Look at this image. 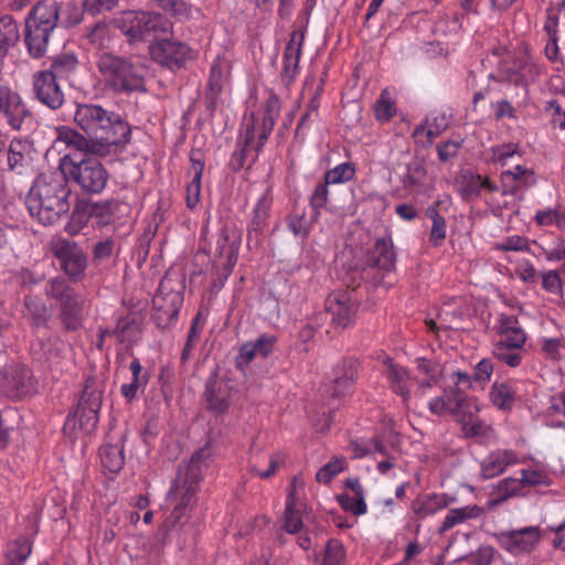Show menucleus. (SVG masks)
Instances as JSON below:
<instances>
[{"instance_id": "nucleus-1", "label": "nucleus", "mask_w": 565, "mask_h": 565, "mask_svg": "<svg viewBox=\"0 0 565 565\" xmlns=\"http://www.w3.org/2000/svg\"><path fill=\"white\" fill-rule=\"evenodd\" d=\"M214 457L215 447L212 440H207L186 463L179 467L177 478L167 498L174 504L172 512L164 521V527L168 531L184 524L183 519L195 503L198 484L202 480L204 471L212 466Z\"/></svg>"}, {"instance_id": "nucleus-2", "label": "nucleus", "mask_w": 565, "mask_h": 565, "mask_svg": "<svg viewBox=\"0 0 565 565\" xmlns=\"http://www.w3.org/2000/svg\"><path fill=\"white\" fill-rule=\"evenodd\" d=\"M67 178L62 172L42 173L33 182L25 205L43 225H52L70 211Z\"/></svg>"}, {"instance_id": "nucleus-3", "label": "nucleus", "mask_w": 565, "mask_h": 565, "mask_svg": "<svg viewBox=\"0 0 565 565\" xmlns=\"http://www.w3.org/2000/svg\"><path fill=\"white\" fill-rule=\"evenodd\" d=\"M74 122L88 137H95L111 152L130 141L131 129L121 115L97 104H78Z\"/></svg>"}, {"instance_id": "nucleus-4", "label": "nucleus", "mask_w": 565, "mask_h": 565, "mask_svg": "<svg viewBox=\"0 0 565 565\" xmlns=\"http://www.w3.org/2000/svg\"><path fill=\"white\" fill-rule=\"evenodd\" d=\"M95 66L99 82L107 92L115 95L146 93L147 66L131 57L100 52L96 56Z\"/></svg>"}, {"instance_id": "nucleus-5", "label": "nucleus", "mask_w": 565, "mask_h": 565, "mask_svg": "<svg viewBox=\"0 0 565 565\" xmlns=\"http://www.w3.org/2000/svg\"><path fill=\"white\" fill-rule=\"evenodd\" d=\"M43 292L57 306V318L65 331L73 332L83 326L84 300L68 278L61 275L51 277L45 281Z\"/></svg>"}, {"instance_id": "nucleus-6", "label": "nucleus", "mask_w": 565, "mask_h": 565, "mask_svg": "<svg viewBox=\"0 0 565 565\" xmlns=\"http://www.w3.org/2000/svg\"><path fill=\"white\" fill-rule=\"evenodd\" d=\"M96 157L66 156L61 160V167L67 180L77 184L86 194H100L108 184L109 172Z\"/></svg>"}, {"instance_id": "nucleus-7", "label": "nucleus", "mask_w": 565, "mask_h": 565, "mask_svg": "<svg viewBox=\"0 0 565 565\" xmlns=\"http://www.w3.org/2000/svg\"><path fill=\"white\" fill-rule=\"evenodd\" d=\"M116 23L131 41H150L172 29V23L156 11H126Z\"/></svg>"}, {"instance_id": "nucleus-8", "label": "nucleus", "mask_w": 565, "mask_h": 565, "mask_svg": "<svg viewBox=\"0 0 565 565\" xmlns=\"http://www.w3.org/2000/svg\"><path fill=\"white\" fill-rule=\"evenodd\" d=\"M103 392L95 379L86 380L76 408L64 424V429H75L77 426L85 434H92L99 420Z\"/></svg>"}, {"instance_id": "nucleus-9", "label": "nucleus", "mask_w": 565, "mask_h": 565, "mask_svg": "<svg viewBox=\"0 0 565 565\" xmlns=\"http://www.w3.org/2000/svg\"><path fill=\"white\" fill-rule=\"evenodd\" d=\"M26 17L55 30L58 26L70 28L77 24L82 13L72 0H39Z\"/></svg>"}, {"instance_id": "nucleus-10", "label": "nucleus", "mask_w": 565, "mask_h": 565, "mask_svg": "<svg viewBox=\"0 0 565 565\" xmlns=\"http://www.w3.org/2000/svg\"><path fill=\"white\" fill-rule=\"evenodd\" d=\"M50 250L64 274L63 277L72 282H79L85 278L88 255L78 243L58 237L51 242Z\"/></svg>"}, {"instance_id": "nucleus-11", "label": "nucleus", "mask_w": 565, "mask_h": 565, "mask_svg": "<svg viewBox=\"0 0 565 565\" xmlns=\"http://www.w3.org/2000/svg\"><path fill=\"white\" fill-rule=\"evenodd\" d=\"M541 72V66L532 56L525 52H520L511 60L500 62L497 75L490 73L489 77L515 86L527 87L540 77Z\"/></svg>"}, {"instance_id": "nucleus-12", "label": "nucleus", "mask_w": 565, "mask_h": 565, "mask_svg": "<svg viewBox=\"0 0 565 565\" xmlns=\"http://www.w3.org/2000/svg\"><path fill=\"white\" fill-rule=\"evenodd\" d=\"M31 354L44 369L62 371L67 356V347L57 334L46 331L32 342Z\"/></svg>"}, {"instance_id": "nucleus-13", "label": "nucleus", "mask_w": 565, "mask_h": 565, "mask_svg": "<svg viewBox=\"0 0 565 565\" xmlns=\"http://www.w3.org/2000/svg\"><path fill=\"white\" fill-rule=\"evenodd\" d=\"M265 143L266 141H260L258 130L244 121L230 159L231 169L239 171L244 167H252L257 161Z\"/></svg>"}, {"instance_id": "nucleus-14", "label": "nucleus", "mask_w": 565, "mask_h": 565, "mask_svg": "<svg viewBox=\"0 0 565 565\" xmlns=\"http://www.w3.org/2000/svg\"><path fill=\"white\" fill-rule=\"evenodd\" d=\"M38 382L23 364L7 365L0 374V390L12 399H21L36 392Z\"/></svg>"}, {"instance_id": "nucleus-15", "label": "nucleus", "mask_w": 565, "mask_h": 565, "mask_svg": "<svg viewBox=\"0 0 565 565\" xmlns=\"http://www.w3.org/2000/svg\"><path fill=\"white\" fill-rule=\"evenodd\" d=\"M150 54L153 61L171 71L183 68L194 57L189 45L170 39L156 41L150 46Z\"/></svg>"}, {"instance_id": "nucleus-16", "label": "nucleus", "mask_w": 565, "mask_h": 565, "mask_svg": "<svg viewBox=\"0 0 565 565\" xmlns=\"http://www.w3.org/2000/svg\"><path fill=\"white\" fill-rule=\"evenodd\" d=\"M241 245V234L232 226H223L220 231L215 246V263L224 270L225 279L234 268Z\"/></svg>"}, {"instance_id": "nucleus-17", "label": "nucleus", "mask_w": 565, "mask_h": 565, "mask_svg": "<svg viewBox=\"0 0 565 565\" xmlns=\"http://www.w3.org/2000/svg\"><path fill=\"white\" fill-rule=\"evenodd\" d=\"M541 539L537 526L501 532L497 535L499 545L512 555L527 554L534 550Z\"/></svg>"}, {"instance_id": "nucleus-18", "label": "nucleus", "mask_w": 565, "mask_h": 565, "mask_svg": "<svg viewBox=\"0 0 565 565\" xmlns=\"http://www.w3.org/2000/svg\"><path fill=\"white\" fill-rule=\"evenodd\" d=\"M182 303V291L169 288L166 282H161L159 290L152 299L153 309L156 311L154 319L158 324L166 327L175 319Z\"/></svg>"}, {"instance_id": "nucleus-19", "label": "nucleus", "mask_w": 565, "mask_h": 565, "mask_svg": "<svg viewBox=\"0 0 565 565\" xmlns=\"http://www.w3.org/2000/svg\"><path fill=\"white\" fill-rule=\"evenodd\" d=\"M32 87L36 100L52 110L61 108L65 102L64 92L57 83V78L49 72L35 73Z\"/></svg>"}, {"instance_id": "nucleus-20", "label": "nucleus", "mask_w": 565, "mask_h": 565, "mask_svg": "<svg viewBox=\"0 0 565 565\" xmlns=\"http://www.w3.org/2000/svg\"><path fill=\"white\" fill-rule=\"evenodd\" d=\"M0 115L13 130H21L31 111L17 92L8 86H0Z\"/></svg>"}, {"instance_id": "nucleus-21", "label": "nucleus", "mask_w": 565, "mask_h": 565, "mask_svg": "<svg viewBox=\"0 0 565 565\" xmlns=\"http://www.w3.org/2000/svg\"><path fill=\"white\" fill-rule=\"evenodd\" d=\"M356 309V301L347 291L330 294L326 299V311L338 328H348L354 320Z\"/></svg>"}, {"instance_id": "nucleus-22", "label": "nucleus", "mask_w": 565, "mask_h": 565, "mask_svg": "<svg viewBox=\"0 0 565 565\" xmlns=\"http://www.w3.org/2000/svg\"><path fill=\"white\" fill-rule=\"evenodd\" d=\"M388 247L384 237L376 239L373 249L370 252L363 275L374 287L383 286L386 289L384 279L388 273Z\"/></svg>"}, {"instance_id": "nucleus-23", "label": "nucleus", "mask_w": 565, "mask_h": 565, "mask_svg": "<svg viewBox=\"0 0 565 565\" xmlns=\"http://www.w3.org/2000/svg\"><path fill=\"white\" fill-rule=\"evenodd\" d=\"M205 402L210 412L220 415L230 408L233 397V385L225 379L210 377L205 384Z\"/></svg>"}, {"instance_id": "nucleus-24", "label": "nucleus", "mask_w": 565, "mask_h": 565, "mask_svg": "<svg viewBox=\"0 0 565 565\" xmlns=\"http://www.w3.org/2000/svg\"><path fill=\"white\" fill-rule=\"evenodd\" d=\"M305 40V33L300 30H294L290 33V39L286 45L282 55V71L281 81L285 85H290L299 71V61L302 53V44Z\"/></svg>"}, {"instance_id": "nucleus-25", "label": "nucleus", "mask_w": 565, "mask_h": 565, "mask_svg": "<svg viewBox=\"0 0 565 565\" xmlns=\"http://www.w3.org/2000/svg\"><path fill=\"white\" fill-rule=\"evenodd\" d=\"M498 335L492 345L523 347L526 342V333L515 316L500 315L494 324Z\"/></svg>"}, {"instance_id": "nucleus-26", "label": "nucleus", "mask_w": 565, "mask_h": 565, "mask_svg": "<svg viewBox=\"0 0 565 565\" xmlns=\"http://www.w3.org/2000/svg\"><path fill=\"white\" fill-rule=\"evenodd\" d=\"M277 338L273 334H262L255 341H248L241 345L235 364L239 370L247 367L256 358H267L273 349Z\"/></svg>"}, {"instance_id": "nucleus-27", "label": "nucleus", "mask_w": 565, "mask_h": 565, "mask_svg": "<svg viewBox=\"0 0 565 565\" xmlns=\"http://www.w3.org/2000/svg\"><path fill=\"white\" fill-rule=\"evenodd\" d=\"M24 24V43L29 54L34 58L44 56L54 30L40 24L29 17H25Z\"/></svg>"}, {"instance_id": "nucleus-28", "label": "nucleus", "mask_w": 565, "mask_h": 565, "mask_svg": "<svg viewBox=\"0 0 565 565\" xmlns=\"http://www.w3.org/2000/svg\"><path fill=\"white\" fill-rule=\"evenodd\" d=\"M145 321V315L141 310H125L115 316L116 339L122 343L135 342L140 333Z\"/></svg>"}, {"instance_id": "nucleus-29", "label": "nucleus", "mask_w": 565, "mask_h": 565, "mask_svg": "<svg viewBox=\"0 0 565 565\" xmlns=\"http://www.w3.org/2000/svg\"><path fill=\"white\" fill-rule=\"evenodd\" d=\"M518 454L511 449H498L489 454L481 463V472L486 479L503 473L509 467L520 463Z\"/></svg>"}, {"instance_id": "nucleus-30", "label": "nucleus", "mask_w": 565, "mask_h": 565, "mask_svg": "<svg viewBox=\"0 0 565 565\" xmlns=\"http://www.w3.org/2000/svg\"><path fill=\"white\" fill-rule=\"evenodd\" d=\"M32 145L28 139L13 138L10 141L7 151V166L8 169L18 174H22L29 167L31 161Z\"/></svg>"}, {"instance_id": "nucleus-31", "label": "nucleus", "mask_w": 565, "mask_h": 565, "mask_svg": "<svg viewBox=\"0 0 565 565\" xmlns=\"http://www.w3.org/2000/svg\"><path fill=\"white\" fill-rule=\"evenodd\" d=\"M359 373V362L354 359L343 361L333 371V384L328 388V393L333 397H339L345 394L350 388L351 383L355 381Z\"/></svg>"}, {"instance_id": "nucleus-32", "label": "nucleus", "mask_w": 565, "mask_h": 565, "mask_svg": "<svg viewBox=\"0 0 565 565\" xmlns=\"http://www.w3.org/2000/svg\"><path fill=\"white\" fill-rule=\"evenodd\" d=\"M279 99L273 96L269 97L266 102L262 119H258L254 115H252L248 120H245V122L255 127V129L258 130L260 141H267L268 137L270 136L275 127L276 120L279 116Z\"/></svg>"}, {"instance_id": "nucleus-33", "label": "nucleus", "mask_w": 565, "mask_h": 565, "mask_svg": "<svg viewBox=\"0 0 565 565\" xmlns=\"http://www.w3.org/2000/svg\"><path fill=\"white\" fill-rule=\"evenodd\" d=\"M24 317L32 328H45L51 317L50 308L40 295L28 294L23 298Z\"/></svg>"}, {"instance_id": "nucleus-34", "label": "nucleus", "mask_w": 565, "mask_h": 565, "mask_svg": "<svg viewBox=\"0 0 565 565\" xmlns=\"http://www.w3.org/2000/svg\"><path fill=\"white\" fill-rule=\"evenodd\" d=\"M448 127V119L443 114H431L425 122L413 132L415 142L426 147L431 145L434 139L439 136Z\"/></svg>"}, {"instance_id": "nucleus-35", "label": "nucleus", "mask_w": 565, "mask_h": 565, "mask_svg": "<svg viewBox=\"0 0 565 565\" xmlns=\"http://www.w3.org/2000/svg\"><path fill=\"white\" fill-rule=\"evenodd\" d=\"M351 446L355 457L372 455L376 458V455H381L383 458L377 462V469L384 475L388 471L387 439L385 436H377L366 444L354 441Z\"/></svg>"}, {"instance_id": "nucleus-36", "label": "nucleus", "mask_w": 565, "mask_h": 565, "mask_svg": "<svg viewBox=\"0 0 565 565\" xmlns=\"http://www.w3.org/2000/svg\"><path fill=\"white\" fill-rule=\"evenodd\" d=\"M66 142L68 146L74 147L76 150L83 152V156L92 157H107L113 154L104 145L99 142L95 137L84 136L77 131L71 130L66 135Z\"/></svg>"}, {"instance_id": "nucleus-37", "label": "nucleus", "mask_w": 565, "mask_h": 565, "mask_svg": "<svg viewBox=\"0 0 565 565\" xmlns=\"http://www.w3.org/2000/svg\"><path fill=\"white\" fill-rule=\"evenodd\" d=\"M21 39L20 25L15 19L9 14L0 17V63L8 55Z\"/></svg>"}, {"instance_id": "nucleus-38", "label": "nucleus", "mask_w": 565, "mask_h": 565, "mask_svg": "<svg viewBox=\"0 0 565 565\" xmlns=\"http://www.w3.org/2000/svg\"><path fill=\"white\" fill-rule=\"evenodd\" d=\"M417 384L406 369L391 363V391L399 395L405 404L411 402L413 388Z\"/></svg>"}, {"instance_id": "nucleus-39", "label": "nucleus", "mask_w": 565, "mask_h": 565, "mask_svg": "<svg viewBox=\"0 0 565 565\" xmlns=\"http://www.w3.org/2000/svg\"><path fill=\"white\" fill-rule=\"evenodd\" d=\"M471 403L472 401L458 394L445 392L444 395L429 399L428 409L434 415L443 416L448 413L456 414L463 405H471Z\"/></svg>"}, {"instance_id": "nucleus-40", "label": "nucleus", "mask_w": 565, "mask_h": 565, "mask_svg": "<svg viewBox=\"0 0 565 565\" xmlns=\"http://www.w3.org/2000/svg\"><path fill=\"white\" fill-rule=\"evenodd\" d=\"M417 370L423 377L418 381L415 396L418 394L423 395L428 388L437 385L443 375L441 365L438 362L426 358L417 359Z\"/></svg>"}, {"instance_id": "nucleus-41", "label": "nucleus", "mask_w": 565, "mask_h": 565, "mask_svg": "<svg viewBox=\"0 0 565 565\" xmlns=\"http://www.w3.org/2000/svg\"><path fill=\"white\" fill-rule=\"evenodd\" d=\"M120 205L115 200L87 201L86 213L92 216L98 227H103L115 222V212L120 209Z\"/></svg>"}, {"instance_id": "nucleus-42", "label": "nucleus", "mask_w": 565, "mask_h": 565, "mask_svg": "<svg viewBox=\"0 0 565 565\" xmlns=\"http://www.w3.org/2000/svg\"><path fill=\"white\" fill-rule=\"evenodd\" d=\"M457 498L447 493H434L420 498L414 505V511L422 518L434 515L455 503Z\"/></svg>"}, {"instance_id": "nucleus-43", "label": "nucleus", "mask_w": 565, "mask_h": 565, "mask_svg": "<svg viewBox=\"0 0 565 565\" xmlns=\"http://www.w3.org/2000/svg\"><path fill=\"white\" fill-rule=\"evenodd\" d=\"M484 513L483 508L477 504H469L461 508H455L448 511L446 514L439 532H446L456 525L466 523L469 520H476Z\"/></svg>"}, {"instance_id": "nucleus-44", "label": "nucleus", "mask_w": 565, "mask_h": 565, "mask_svg": "<svg viewBox=\"0 0 565 565\" xmlns=\"http://www.w3.org/2000/svg\"><path fill=\"white\" fill-rule=\"evenodd\" d=\"M100 462L104 469L111 473L121 470L125 463L124 444L121 439L115 444H105L99 448Z\"/></svg>"}, {"instance_id": "nucleus-45", "label": "nucleus", "mask_w": 565, "mask_h": 565, "mask_svg": "<svg viewBox=\"0 0 565 565\" xmlns=\"http://www.w3.org/2000/svg\"><path fill=\"white\" fill-rule=\"evenodd\" d=\"M129 370L131 371L132 380L130 383L121 385L120 393L128 402H131L136 398L139 390L146 387L149 375L147 372H143L142 365L137 358L130 362Z\"/></svg>"}, {"instance_id": "nucleus-46", "label": "nucleus", "mask_w": 565, "mask_h": 565, "mask_svg": "<svg viewBox=\"0 0 565 565\" xmlns=\"http://www.w3.org/2000/svg\"><path fill=\"white\" fill-rule=\"evenodd\" d=\"M523 488L522 481H520L519 478H504L494 487L492 498L488 500L487 505L494 508L505 502L508 499L518 495Z\"/></svg>"}, {"instance_id": "nucleus-47", "label": "nucleus", "mask_w": 565, "mask_h": 565, "mask_svg": "<svg viewBox=\"0 0 565 565\" xmlns=\"http://www.w3.org/2000/svg\"><path fill=\"white\" fill-rule=\"evenodd\" d=\"M516 398L514 383L494 382L490 391V399L499 409L509 411Z\"/></svg>"}, {"instance_id": "nucleus-48", "label": "nucleus", "mask_w": 565, "mask_h": 565, "mask_svg": "<svg viewBox=\"0 0 565 565\" xmlns=\"http://www.w3.org/2000/svg\"><path fill=\"white\" fill-rule=\"evenodd\" d=\"M269 209V199L266 195H262L253 209V216L247 228L248 241L253 238V235H258L266 226Z\"/></svg>"}, {"instance_id": "nucleus-49", "label": "nucleus", "mask_w": 565, "mask_h": 565, "mask_svg": "<svg viewBox=\"0 0 565 565\" xmlns=\"http://www.w3.org/2000/svg\"><path fill=\"white\" fill-rule=\"evenodd\" d=\"M32 552V543L25 536H19L8 544L6 561L8 565H22Z\"/></svg>"}, {"instance_id": "nucleus-50", "label": "nucleus", "mask_w": 565, "mask_h": 565, "mask_svg": "<svg viewBox=\"0 0 565 565\" xmlns=\"http://www.w3.org/2000/svg\"><path fill=\"white\" fill-rule=\"evenodd\" d=\"M226 81V64L225 61L220 58L215 60L210 70V76L207 81V98L215 100L224 86Z\"/></svg>"}, {"instance_id": "nucleus-51", "label": "nucleus", "mask_w": 565, "mask_h": 565, "mask_svg": "<svg viewBox=\"0 0 565 565\" xmlns=\"http://www.w3.org/2000/svg\"><path fill=\"white\" fill-rule=\"evenodd\" d=\"M534 221L539 226H557L561 230L565 228V207L557 205L555 207H547L537 210L534 215Z\"/></svg>"}, {"instance_id": "nucleus-52", "label": "nucleus", "mask_w": 565, "mask_h": 565, "mask_svg": "<svg viewBox=\"0 0 565 565\" xmlns=\"http://www.w3.org/2000/svg\"><path fill=\"white\" fill-rule=\"evenodd\" d=\"M523 487L548 486L551 477L545 467L534 463L521 470V478Z\"/></svg>"}, {"instance_id": "nucleus-53", "label": "nucleus", "mask_w": 565, "mask_h": 565, "mask_svg": "<svg viewBox=\"0 0 565 565\" xmlns=\"http://www.w3.org/2000/svg\"><path fill=\"white\" fill-rule=\"evenodd\" d=\"M119 250V246L115 238L105 237L97 241L92 250L93 263L98 266L109 260Z\"/></svg>"}, {"instance_id": "nucleus-54", "label": "nucleus", "mask_w": 565, "mask_h": 565, "mask_svg": "<svg viewBox=\"0 0 565 565\" xmlns=\"http://www.w3.org/2000/svg\"><path fill=\"white\" fill-rule=\"evenodd\" d=\"M347 559V552L342 542L337 539H331L327 542L322 565H344Z\"/></svg>"}, {"instance_id": "nucleus-55", "label": "nucleus", "mask_w": 565, "mask_h": 565, "mask_svg": "<svg viewBox=\"0 0 565 565\" xmlns=\"http://www.w3.org/2000/svg\"><path fill=\"white\" fill-rule=\"evenodd\" d=\"M77 58L74 54L65 53L57 56L47 72L53 74L55 78L68 77L77 68Z\"/></svg>"}, {"instance_id": "nucleus-56", "label": "nucleus", "mask_w": 565, "mask_h": 565, "mask_svg": "<svg viewBox=\"0 0 565 565\" xmlns=\"http://www.w3.org/2000/svg\"><path fill=\"white\" fill-rule=\"evenodd\" d=\"M523 347L492 345V354L500 362L510 367H516L522 363L523 355L519 351Z\"/></svg>"}, {"instance_id": "nucleus-57", "label": "nucleus", "mask_w": 565, "mask_h": 565, "mask_svg": "<svg viewBox=\"0 0 565 565\" xmlns=\"http://www.w3.org/2000/svg\"><path fill=\"white\" fill-rule=\"evenodd\" d=\"M288 230L298 238L307 239L311 232V222L307 218L306 213H294L287 218Z\"/></svg>"}, {"instance_id": "nucleus-58", "label": "nucleus", "mask_w": 565, "mask_h": 565, "mask_svg": "<svg viewBox=\"0 0 565 565\" xmlns=\"http://www.w3.org/2000/svg\"><path fill=\"white\" fill-rule=\"evenodd\" d=\"M10 278L11 281L18 287L22 289H32L34 286H38L43 281L44 276L36 274L28 268H20L13 270Z\"/></svg>"}, {"instance_id": "nucleus-59", "label": "nucleus", "mask_w": 565, "mask_h": 565, "mask_svg": "<svg viewBox=\"0 0 565 565\" xmlns=\"http://www.w3.org/2000/svg\"><path fill=\"white\" fill-rule=\"evenodd\" d=\"M354 173L355 169L351 163H340L333 169L327 171L324 181L329 184L344 183L350 181L354 177Z\"/></svg>"}, {"instance_id": "nucleus-60", "label": "nucleus", "mask_w": 565, "mask_h": 565, "mask_svg": "<svg viewBox=\"0 0 565 565\" xmlns=\"http://www.w3.org/2000/svg\"><path fill=\"white\" fill-rule=\"evenodd\" d=\"M344 469L345 459L342 457H334L318 470L316 479L318 482L329 483L338 473L342 472Z\"/></svg>"}, {"instance_id": "nucleus-61", "label": "nucleus", "mask_w": 565, "mask_h": 565, "mask_svg": "<svg viewBox=\"0 0 565 565\" xmlns=\"http://www.w3.org/2000/svg\"><path fill=\"white\" fill-rule=\"evenodd\" d=\"M542 288L554 296H563V282L561 274L556 269H550L541 273Z\"/></svg>"}, {"instance_id": "nucleus-62", "label": "nucleus", "mask_w": 565, "mask_h": 565, "mask_svg": "<svg viewBox=\"0 0 565 565\" xmlns=\"http://www.w3.org/2000/svg\"><path fill=\"white\" fill-rule=\"evenodd\" d=\"M337 500L344 511L351 512L354 515H362L366 512L364 498L342 493L337 497Z\"/></svg>"}, {"instance_id": "nucleus-63", "label": "nucleus", "mask_w": 565, "mask_h": 565, "mask_svg": "<svg viewBox=\"0 0 565 565\" xmlns=\"http://www.w3.org/2000/svg\"><path fill=\"white\" fill-rule=\"evenodd\" d=\"M462 431L466 436L486 438L490 435L491 428L484 422L470 417L462 420Z\"/></svg>"}, {"instance_id": "nucleus-64", "label": "nucleus", "mask_w": 565, "mask_h": 565, "mask_svg": "<svg viewBox=\"0 0 565 565\" xmlns=\"http://www.w3.org/2000/svg\"><path fill=\"white\" fill-rule=\"evenodd\" d=\"M542 351L551 359L557 360L561 356V351L565 349V338H547L540 339Z\"/></svg>"}]
</instances>
